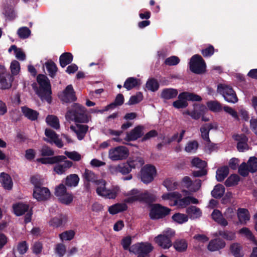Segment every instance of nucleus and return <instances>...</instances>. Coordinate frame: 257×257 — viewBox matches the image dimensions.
Returning <instances> with one entry per match:
<instances>
[{"instance_id":"f257e3e1","label":"nucleus","mask_w":257,"mask_h":257,"mask_svg":"<svg viewBox=\"0 0 257 257\" xmlns=\"http://www.w3.org/2000/svg\"><path fill=\"white\" fill-rule=\"evenodd\" d=\"M85 108L77 103H74L67 111L65 118L68 121L87 122L88 118L84 115Z\"/></svg>"},{"instance_id":"f03ea898","label":"nucleus","mask_w":257,"mask_h":257,"mask_svg":"<svg viewBox=\"0 0 257 257\" xmlns=\"http://www.w3.org/2000/svg\"><path fill=\"white\" fill-rule=\"evenodd\" d=\"M37 82L39 84V88L37 90V94L42 100H45L50 103L52 92L48 78L45 75L40 74L37 76Z\"/></svg>"},{"instance_id":"7ed1b4c3","label":"nucleus","mask_w":257,"mask_h":257,"mask_svg":"<svg viewBox=\"0 0 257 257\" xmlns=\"http://www.w3.org/2000/svg\"><path fill=\"white\" fill-rule=\"evenodd\" d=\"M97 185H98L96 189L97 194L107 199H114L121 192L120 187L118 185L107 188L106 182L103 180H100Z\"/></svg>"},{"instance_id":"20e7f679","label":"nucleus","mask_w":257,"mask_h":257,"mask_svg":"<svg viewBox=\"0 0 257 257\" xmlns=\"http://www.w3.org/2000/svg\"><path fill=\"white\" fill-rule=\"evenodd\" d=\"M123 195L126 197L124 202L128 204H132L136 201H146L150 196L148 191H141L137 189H133L127 193H124Z\"/></svg>"},{"instance_id":"39448f33","label":"nucleus","mask_w":257,"mask_h":257,"mask_svg":"<svg viewBox=\"0 0 257 257\" xmlns=\"http://www.w3.org/2000/svg\"><path fill=\"white\" fill-rule=\"evenodd\" d=\"M175 234L173 230L167 228L165 230L162 234H160L155 237V242L164 249L169 248L172 245L171 238Z\"/></svg>"},{"instance_id":"423d86ee","label":"nucleus","mask_w":257,"mask_h":257,"mask_svg":"<svg viewBox=\"0 0 257 257\" xmlns=\"http://www.w3.org/2000/svg\"><path fill=\"white\" fill-rule=\"evenodd\" d=\"M129 155L128 149L123 146L112 148L108 153V158L112 161H122L126 159Z\"/></svg>"},{"instance_id":"0eeeda50","label":"nucleus","mask_w":257,"mask_h":257,"mask_svg":"<svg viewBox=\"0 0 257 257\" xmlns=\"http://www.w3.org/2000/svg\"><path fill=\"white\" fill-rule=\"evenodd\" d=\"M217 91L229 103H235L238 101L234 91L228 85L223 84L218 85Z\"/></svg>"},{"instance_id":"6e6552de","label":"nucleus","mask_w":257,"mask_h":257,"mask_svg":"<svg viewBox=\"0 0 257 257\" xmlns=\"http://www.w3.org/2000/svg\"><path fill=\"white\" fill-rule=\"evenodd\" d=\"M153 247L148 242H142L132 245L130 251L138 254V257H149V253Z\"/></svg>"},{"instance_id":"1a4fd4ad","label":"nucleus","mask_w":257,"mask_h":257,"mask_svg":"<svg viewBox=\"0 0 257 257\" xmlns=\"http://www.w3.org/2000/svg\"><path fill=\"white\" fill-rule=\"evenodd\" d=\"M189 64L190 69L193 73L200 74L205 71V63L200 55H194L191 58Z\"/></svg>"},{"instance_id":"9d476101","label":"nucleus","mask_w":257,"mask_h":257,"mask_svg":"<svg viewBox=\"0 0 257 257\" xmlns=\"http://www.w3.org/2000/svg\"><path fill=\"white\" fill-rule=\"evenodd\" d=\"M157 174L155 167L150 165H145L141 171V178L142 182L145 184L151 182Z\"/></svg>"},{"instance_id":"9b49d317","label":"nucleus","mask_w":257,"mask_h":257,"mask_svg":"<svg viewBox=\"0 0 257 257\" xmlns=\"http://www.w3.org/2000/svg\"><path fill=\"white\" fill-rule=\"evenodd\" d=\"M171 209L158 204L154 205L151 208L150 216L151 219H158L162 218L168 215Z\"/></svg>"},{"instance_id":"f8f14e48","label":"nucleus","mask_w":257,"mask_h":257,"mask_svg":"<svg viewBox=\"0 0 257 257\" xmlns=\"http://www.w3.org/2000/svg\"><path fill=\"white\" fill-rule=\"evenodd\" d=\"M33 195L38 201H44L50 198L51 193L48 188L45 187H36L33 189Z\"/></svg>"},{"instance_id":"ddd939ff","label":"nucleus","mask_w":257,"mask_h":257,"mask_svg":"<svg viewBox=\"0 0 257 257\" xmlns=\"http://www.w3.org/2000/svg\"><path fill=\"white\" fill-rule=\"evenodd\" d=\"M191 164L193 167L200 169L199 171L193 172L194 176L201 177L206 174V171L204 169L207 165L206 162L201 160L199 158H194L191 161Z\"/></svg>"},{"instance_id":"4468645a","label":"nucleus","mask_w":257,"mask_h":257,"mask_svg":"<svg viewBox=\"0 0 257 257\" xmlns=\"http://www.w3.org/2000/svg\"><path fill=\"white\" fill-rule=\"evenodd\" d=\"M59 96L60 99L65 102H69L75 101L76 99L75 92L72 85H68Z\"/></svg>"},{"instance_id":"2eb2a0df","label":"nucleus","mask_w":257,"mask_h":257,"mask_svg":"<svg viewBox=\"0 0 257 257\" xmlns=\"http://www.w3.org/2000/svg\"><path fill=\"white\" fill-rule=\"evenodd\" d=\"M54 167V171L58 175H62L71 168L73 165V163L68 160H63L57 162Z\"/></svg>"},{"instance_id":"dca6fc26","label":"nucleus","mask_w":257,"mask_h":257,"mask_svg":"<svg viewBox=\"0 0 257 257\" xmlns=\"http://www.w3.org/2000/svg\"><path fill=\"white\" fill-rule=\"evenodd\" d=\"M45 135L47 139H45V141L49 143H54L58 147L61 148L63 146L62 141L59 139L58 135L53 130L46 128L45 132Z\"/></svg>"},{"instance_id":"f3484780","label":"nucleus","mask_w":257,"mask_h":257,"mask_svg":"<svg viewBox=\"0 0 257 257\" xmlns=\"http://www.w3.org/2000/svg\"><path fill=\"white\" fill-rule=\"evenodd\" d=\"M70 130L77 135L79 140H82L88 130V126L85 124H77L75 125H71Z\"/></svg>"},{"instance_id":"a211bd4d","label":"nucleus","mask_w":257,"mask_h":257,"mask_svg":"<svg viewBox=\"0 0 257 257\" xmlns=\"http://www.w3.org/2000/svg\"><path fill=\"white\" fill-rule=\"evenodd\" d=\"M144 127L138 125L127 133L125 140L126 141H135L140 138L143 134Z\"/></svg>"},{"instance_id":"6ab92c4d","label":"nucleus","mask_w":257,"mask_h":257,"mask_svg":"<svg viewBox=\"0 0 257 257\" xmlns=\"http://www.w3.org/2000/svg\"><path fill=\"white\" fill-rule=\"evenodd\" d=\"M234 140L238 142L237 149L240 152H243L248 149V146L246 143L247 138L243 135H235L233 136Z\"/></svg>"},{"instance_id":"aec40b11","label":"nucleus","mask_w":257,"mask_h":257,"mask_svg":"<svg viewBox=\"0 0 257 257\" xmlns=\"http://www.w3.org/2000/svg\"><path fill=\"white\" fill-rule=\"evenodd\" d=\"M216 123H207L202 125L200 128L201 137L205 141L209 142V133L212 129H217Z\"/></svg>"},{"instance_id":"412c9836","label":"nucleus","mask_w":257,"mask_h":257,"mask_svg":"<svg viewBox=\"0 0 257 257\" xmlns=\"http://www.w3.org/2000/svg\"><path fill=\"white\" fill-rule=\"evenodd\" d=\"M127 203L124 202V200L123 202L121 203H117L115 204H113L108 208V212L110 214L114 215L119 212L124 211L127 209V205L126 204Z\"/></svg>"},{"instance_id":"4be33fe9","label":"nucleus","mask_w":257,"mask_h":257,"mask_svg":"<svg viewBox=\"0 0 257 257\" xmlns=\"http://www.w3.org/2000/svg\"><path fill=\"white\" fill-rule=\"evenodd\" d=\"M225 245V242L219 238L211 240L208 245V249L211 251H216L223 248Z\"/></svg>"},{"instance_id":"5701e85b","label":"nucleus","mask_w":257,"mask_h":257,"mask_svg":"<svg viewBox=\"0 0 257 257\" xmlns=\"http://www.w3.org/2000/svg\"><path fill=\"white\" fill-rule=\"evenodd\" d=\"M67 221V217L65 215H60L58 217L52 218L49 222L50 226L53 227H59L65 224Z\"/></svg>"},{"instance_id":"b1692460","label":"nucleus","mask_w":257,"mask_h":257,"mask_svg":"<svg viewBox=\"0 0 257 257\" xmlns=\"http://www.w3.org/2000/svg\"><path fill=\"white\" fill-rule=\"evenodd\" d=\"M185 97L184 92L180 93L178 96L177 100L173 102V106L177 109L186 108L188 106V103Z\"/></svg>"},{"instance_id":"393cba45","label":"nucleus","mask_w":257,"mask_h":257,"mask_svg":"<svg viewBox=\"0 0 257 257\" xmlns=\"http://www.w3.org/2000/svg\"><path fill=\"white\" fill-rule=\"evenodd\" d=\"M182 183L184 187L187 188H190V191L192 192H196L198 191L200 189L201 185V181L198 180L196 181V184L193 187L191 188L192 182L189 177H184L182 180Z\"/></svg>"},{"instance_id":"a878e982","label":"nucleus","mask_w":257,"mask_h":257,"mask_svg":"<svg viewBox=\"0 0 257 257\" xmlns=\"http://www.w3.org/2000/svg\"><path fill=\"white\" fill-rule=\"evenodd\" d=\"M212 218L216 222L223 226H226L228 225V222L222 215V213L217 209L213 210L211 213Z\"/></svg>"},{"instance_id":"bb28decb","label":"nucleus","mask_w":257,"mask_h":257,"mask_svg":"<svg viewBox=\"0 0 257 257\" xmlns=\"http://www.w3.org/2000/svg\"><path fill=\"white\" fill-rule=\"evenodd\" d=\"M13 80V77L9 74L3 73L0 75V83L3 89L9 88Z\"/></svg>"},{"instance_id":"cd10ccee","label":"nucleus","mask_w":257,"mask_h":257,"mask_svg":"<svg viewBox=\"0 0 257 257\" xmlns=\"http://www.w3.org/2000/svg\"><path fill=\"white\" fill-rule=\"evenodd\" d=\"M178 94V91L174 88L164 89L161 93V97L165 100L171 99L175 98Z\"/></svg>"},{"instance_id":"c85d7f7f","label":"nucleus","mask_w":257,"mask_h":257,"mask_svg":"<svg viewBox=\"0 0 257 257\" xmlns=\"http://www.w3.org/2000/svg\"><path fill=\"white\" fill-rule=\"evenodd\" d=\"M0 182L6 189L10 190L12 189L13 182L11 177L8 174L4 172L1 173Z\"/></svg>"},{"instance_id":"c756f323","label":"nucleus","mask_w":257,"mask_h":257,"mask_svg":"<svg viewBox=\"0 0 257 257\" xmlns=\"http://www.w3.org/2000/svg\"><path fill=\"white\" fill-rule=\"evenodd\" d=\"M127 162L131 170L140 168L144 164V161L140 157H132L130 158Z\"/></svg>"},{"instance_id":"7c9ffc66","label":"nucleus","mask_w":257,"mask_h":257,"mask_svg":"<svg viewBox=\"0 0 257 257\" xmlns=\"http://www.w3.org/2000/svg\"><path fill=\"white\" fill-rule=\"evenodd\" d=\"M186 213L190 218L194 219L199 218L202 215L201 210L194 206H191L186 209Z\"/></svg>"},{"instance_id":"2f4dec72","label":"nucleus","mask_w":257,"mask_h":257,"mask_svg":"<svg viewBox=\"0 0 257 257\" xmlns=\"http://www.w3.org/2000/svg\"><path fill=\"white\" fill-rule=\"evenodd\" d=\"M83 177L88 182L94 183L96 185L100 180L97 179V176L91 171L85 169L83 174Z\"/></svg>"},{"instance_id":"473e14b6","label":"nucleus","mask_w":257,"mask_h":257,"mask_svg":"<svg viewBox=\"0 0 257 257\" xmlns=\"http://www.w3.org/2000/svg\"><path fill=\"white\" fill-rule=\"evenodd\" d=\"M79 182V178L76 174H73L67 176L65 179V184L70 187H76Z\"/></svg>"},{"instance_id":"72a5a7b5","label":"nucleus","mask_w":257,"mask_h":257,"mask_svg":"<svg viewBox=\"0 0 257 257\" xmlns=\"http://www.w3.org/2000/svg\"><path fill=\"white\" fill-rule=\"evenodd\" d=\"M13 210L16 215L20 216L25 213V212L28 211L29 206L24 203L16 204L13 205Z\"/></svg>"},{"instance_id":"f704fd0d","label":"nucleus","mask_w":257,"mask_h":257,"mask_svg":"<svg viewBox=\"0 0 257 257\" xmlns=\"http://www.w3.org/2000/svg\"><path fill=\"white\" fill-rule=\"evenodd\" d=\"M22 111L24 115L31 120H36L38 116V112L27 107H22Z\"/></svg>"},{"instance_id":"c9c22d12","label":"nucleus","mask_w":257,"mask_h":257,"mask_svg":"<svg viewBox=\"0 0 257 257\" xmlns=\"http://www.w3.org/2000/svg\"><path fill=\"white\" fill-rule=\"evenodd\" d=\"M66 157L64 156H55L53 157L49 158L48 159H37L38 162H41L42 164H54L57 163V162L62 161L64 160H65Z\"/></svg>"},{"instance_id":"e433bc0d","label":"nucleus","mask_w":257,"mask_h":257,"mask_svg":"<svg viewBox=\"0 0 257 257\" xmlns=\"http://www.w3.org/2000/svg\"><path fill=\"white\" fill-rule=\"evenodd\" d=\"M230 250L234 257H242L244 255L242 251V246L238 243H233L230 245Z\"/></svg>"},{"instance_id":"4c0bfd02","label":"nucleus","mask_w":257,"mask_h":257,"mask_svg":"<svg viewBox=\"0 0 257 257\" xmlns=\"http://www.w3.org/2000/svg\"><path fill=\"white\" fill-rule=\"evenodd\" d=\"M237 217L240 223L245 224L249 219V212L246 209H238Z\"/></svg>"},{"instance_id":"58836bf2","label":"nucleus","mask_w":257,"mask_h":257,"mask_svg":"<svg viewBox=\"0 0 257 257\" xmlns=\"http://www.w3.org/2000/svg\"><path fill=\"white\" fill-rule=\"evenodd\" d=\"M73 60V56L71 53L66 52L62 54L60 58V64L62 67H65L70 64Z\"/></svg>"},{"instance_id":"ea45409f","label":"nucleus","mask_w":257,"mask_h":257,"mask_svg":"<svg viewBox=\"0 0 257 257\" xmlns=\"http://www.w3.org/2000/svg\"><path fill=\"white\" fill-rule=\"evenodd\" d=\"M140 85V80L134 77H130L126 80L124 83L123 86L127 90H129Z\"/></svg>"},{"instance_id":"a19ab883","label":"nucleus","mask_w":257,"mask_h":257,"mask_svg":"<svg viewBox=\"0 0 257 257\" xmlns=\"http://www.w3.org/2000/svg\"><path fill=\"white\" fill-rule=\"evenodd\" d=\"M12 51H14V54L17 59L20 61H24L25 60V54L21 49L18 48L15 45H12L9 48V52H11Z\"/></svg>"},{"instance_id":"79ce46f5","label":"nucleus","mask_w":257,"mask_h":257,"mask_svg":"<svg viewBox=\"0 0 257 257\" xmlns=\"http://www.w3.org/2000/svg\"><path fill=\"white\" fill-rule=\"evenodd\" d=\"M228 168L226 166L222 167L216 171V178L218 181L221 182L228 174Z\"/></svg>"},{"instance_id":"37998d69","label":"nucleus","mask_w":257,"mask_h":257,"mask_svg":"<svg viewBox=\"0 0 257 257\" xmlns=\"http://www.w3.org/2000/svg\"><path fill=\"white\" fill-rule=\"evenodd\" d=\"M181 195L178 192H173L170 193H164L162 195L161 198L163 200L172 201L178 200V199L181 198Z\"/></svg>"},{"instance_id":"c03bdc74","label":"nucleus","mask_w":257,"mask_h":257,"mask_svg":"<svg viewBox=\"0 0 257 257\" xmlns=\"http://www.w3.org/2000/svg\"><path fill=\"white\" fill-rule=\"evenodd\" d=\"M238 233L246 237L248 239L252 241L254 244L257 246V240L255 239L251 231L248 228L243 227L238 231Z\"/></svg>"},{"instance_id":"a18cd8bd","label":"nucleus","mask_w":257,"mask_h":257,"mask_svg":"<svg viewBox=\"0 0 257 257\" xmlns=\"http://www.w3.org/2000/svg\"><path fill=\"white\" fill-rule=\"evenodd\" d=\"M46 122L48 125L55 129H59L60 127L59 121L57 117L53 115H49L46 117Z\"/></svg>"},{"instance_id":"49530a36","label":"nucleus","mask_w":257,"mask_h":257,"mask_svg":"<svg viewBox=\"0 0 257 257\" xmlns=\"http://www.w3.org/2000/svg\"><path fill=\"white\" fill-rule=\"evenodd\" d=\"M173 220L179 224H183L188 220V216L187 214L176 213L172 216Z\"/></svg>"},{"instance_id":"de8ad7c7","label":"nucleus","mask_w":257,"mask_h":257,"mask_svg":"<svg viewBox=\"0 0 257 257\" xmlns=\"http://www.w3.org/2000/svg\"><path fill=\"white\" fill-rule=\"evenodd\" d=\"M225 188L221 184L216 185L211 192L212 196L216 198H220L224 194Z\"/></svg>"},{"instance_id":"09e8293b","label":"nucleus","mask_w":257,"mask_h":257,"mask_svg":"<svg viewBox=\"0 0 257 257\" xmlns=\"http://www.w3.org/2000/svg\"><path fill=\"white\" fill-rule=\"evenodd\" d=\"M45 66L51 77H54L57 71L56 64L52 61H48L45 63Z\"/></svg>"},{"instance_id":"8fccbe9b","label":"nucleus","mask_w":257,"mask_h":257,"mask_svg":"<svg viewBox=\"0 0 257 257\" xmlns=\"http://www.w3.org/2000/svg\"><path fill=\"white\" fill-rule=\"evenodd\" d=\"M207 106L212 111L219 112L222 110L220 103L217 101H209L207 103Z\"/></svg>"},{"instance_id":"3c124183","label":"nucleus","mask_w":257,"mask_h":257,"mask_svg":"<svg viewBox=\"0 0 257 257\" xmlns=\"http://www.w3.org/2000/svg\"><path fill=\"white\" fill-rule=\"evenodd\" d=\"M163 185L169 191L174 190L176 189L178 186V183L171 179H167L163 182Z\"/></svg>"},{"instance_id":"603ef678","label":"nucleus","mask_w":257,"mask_h":257,"mask_svg":"<svg viewBox=\"0 0 257 257\" xmlns=\"http://www.w3.org/2000/svg\"><path fill=\"white\" fill-rule=\"evenodd\" d=\"M146 85L147 88L152 91H157L159 87L158 81L154 78L149 79L147 81Z\"/></svg>"},{"instance_id":"864d4df0","label":"nucleus","mask_w":257,"mask_h":257,"mask_svg":"<svg viewBox=\"0 0 257 257\" xmlns=\"http://www.w3.org/2000/svg\"><path fill=\"white\" fill-rule=\"evenodd\" d=\"M174 246L176 250L182 252L187 249V243L185 240H177L174 243Z\"/></svg>"},{"instance_id":"5fc2aeb1","label":"nucleus","mask_w":257,"mask_h":257,"mask_svg":"<svg viewBox=\"0 0 257 257\" xmlns=\"http://www.w3.org/2000/svg\"><path fill=\"white\" fill-rule=\"evenodd\" d=\"M58 198L62 203L68 205L72 202L73 196L71 192H68L64 194L63 197H58Z\"/></svg>"},{"instance_id":"6e6d98bb","label":"nucleus","mask_w":257,"mask_h":257,"mask_svg":"<svg viewBox=\"0 0 257 257\" xmlns=\"http://www.w3.org/2000/svg\"><path fill=\"white\" fill-rule=\"evenodd\" d=\"M198 147V144L196 141L189 142L185 147V150L188 153H194Z\"/></svg>"},{"instance_id":"4d7b16f0","label":"nucleus","mask_w":257,"mask_h":257,"mask_svg":"<svg viewBox=\"0 0 257 257\" xmlns=\"http://www.w3.org/2000/svg\"><path fill=\"white\" fill-rule=\"evenodd\" d=\"M75 235V232L72 230H69L62 232L59 234V237L62 241L70 240Z\"/></svg>"},{"instance_id":"13d9d810","label":"nucleus","mask_w":257,"mask_h":257,"mask_svg":"<svg viewBox=\"0 0 257 257\" xmlns=\"http://www.w3.org/2000/svg\"><path fill=\"white\" fill-rule=\"evenodd\" d=\"M239 181V177L237 175L230 176L225 181V184L226 186H231L236 185Z\"/></svg>"},{"instance_id":"bf43d9fd","label":"nucleus","mask_w":257,"mask_h":257,"mask_svg":"<svg viewBox=\"0 0 257 257\" xmlns=\"http://www.w3.org/2000/svg\"><path fill=\"white\" fill-rule=\"evenodd\" d=\"M218 234L226 240H232L235 238L234 232L228 231H219Z\"/></svg>"},{"instance_id":"052dcab7","label":"nucleus","mask_w":257,"mask_h":257,"mask_svg":"<svg viewBox=\"0 0 257 257\" xmlns=\"http://www.w3.org/2000/svg\"><path fill=\"white\" fill-rule=\"evenodd\" d=\"M68 192L66 186L61 184L56 187L55 194L57 197H63V195Z\"/></svg>"},{"instance_id":"680f3d73","label":"nucleus","mask_w":257,"mask_h":257,"mask_svg":"<svg viewBox=\"0 0 257 257\" xmlns=\"http://www.w3.org/2000/svg\"><path fill=\"white\" fill-rule=\"evenodd\" d=\"M224 215L226 219L232 220L236 215L235 208L232 207L227 208L224 212Z\"/></svg>"},{"instance_id":"e2e57ef3","label":"nucleus","mask_w":257,"mask_h":257,"mask_svg":"<svg viewBox=\"0 0 257 257\" xmlns=\"http://www.w3.org/2000/svg\"><path fill=\"white\" fill-rule=\"evenodd\" d=\"M64 154L69 158L70 159L74 161H79L81 159V155L77 152H68L65 151Z\"/></svg>"},{"instance_id":"0e129e2a","label":"nucleus","mask_w":257,"mask_h":257,"mask_svg":"<svg viewBox=\"0 0 257 257\" xmlns=\"http://www.w3.org/2000/svg\"><path fill=\"white\" fill-rule=\"evenodd\" d=\"M247 163L250 172H254L257 170V158L255 157L250 158Z\"/></svg>"},{"instance_id":"69168bd1","label":"nucleus","mask_w":257,"mask_h":257,"mask_svg":"<svg viewBox=\"0 0 257 257\" xmlns=\"http://www.w3.org/2000/svg\"><path fill=\"white\" fill-rule=\"evenodd\" d=\"M190 203L189 197L186 196L182 199H178V200H175L173 203H170L171 206H174L176 205H179L180 206H186Z\"/></svg>"},{"instance_id":"338daca9","label":"nucleus","mask_w":257,"mask_h":257,"mask_svg":"<svg viewBox=\"0 0 257 257\" xmlns=\"http://www.w3.org/2000/svg\"><path fill=\"white\" fill-rule=\"evenodd\" d=\"M28 249V245L26 241H22L20 242L17 246L16 251L20 254H25Z\"/></svg>"},{"instance_id":"774afa93","label":"nucleus","mask_w":257,"mask_h":257,"mask_svg":"<svg viewBox=\"0 0 257 257\" xmlns=\"http://www.w3.org/2000/svg\"><path fill=\"white\" fill-rule=\"evenodd\" d=\"M10 68L13 75H17L20 70V63L16 60H13L11 62Z\"/></svg>"}]
</instances>
